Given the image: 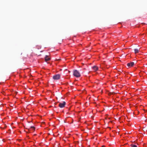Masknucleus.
<instances>
[{"label": "nucleus", "instance_id": "nucleus-1", "mask_svg": "<svg viewBox=\"0 0 147 147\" xmlns=\"http://www.w3.org/2000/svg\"><path fill=\"white\" fill-rule=\"evenodd\" d=\"M73 75L76 77H80L81 76V74L77 70H74L73 71Z\"/></svg>", "mask_w": 147, "mask_h": 147}, {"label": "nucleus", "instance_id": "nucleus-11", "mask_svg": "<svg viewBox=\"0 0 147 147\" xmlns=\"http://www.w3.org/2000/svg\"><path fill=\"white\" fill-rule=\"evenodd\" d=\"M140 36H142L143 35H144V36H146V35H145V34H140Z\"/></svg>", "mask_w": 147, "mask_h": 147}, {"label": "nucleus", "instance_id": "nucleus-3", "mask_svg": "<svg viewBox=\"0 0 147 147\" xmlns=\"http://www.w3.org/2000/svg\"><path fill=\"white\" fill-rule=\"evenodd\" d=\"M65 104L66 103L65 102H63L62 103H60L59 104V106L60 107L62 108L64 107L65 105Z\"/></svg>", "mask_w": 147, "mask_h": 147}, {"label": "nucleus", "instance_id": "nucleus-2", "mask_svg": "<svg viewBox=\"0 0 147 147\" xmlns=\"http://www.w3.org/2000/svg\"><path fill=\"white\" fill-rule=\"evenodd\" d=\"M60 78V75L59 74L55 75L53 76V78L54 80H59Z\"/></svg>", "mask_w": 147, "mask_h": 147}, {"label": "nucleus", "instance_id": "nucleus-4", "mask_svg": "<svg viewBox=\"0 0 147 147\" xmlns=\"http://www.w3.org/2000/svg\"><path fill=\"white\" fill-rule=\"evenodd\" d=\"M134 62H131L127 64V66L128 67H131L134 66Z\"/></svg>", "mask_w": 147, "mask_h": 147}, {"label": "nucleus", "instance_id": "nucleus-7", "mask_svg": "<svg viewBox=\"0 0 147 147\" xmlns=\"http://www.w3.org/2000/svg\"><path fill=\"white\" fill-rule=\"evenodd\" d=\"M139 50L138 49H135L134 50L135 53H138V52Z\"/></svg>", "mask_w": 147, "mask_h": 147}, {"label": "nucleus", "instance_id": "nucleus-10", "mask_svg": "<svg viewBox=\"0 0 147 147\" xmlns=\"http://www.w3.org/2000/svg\"><path fill=\"white\" fill-rule=\"evenodd\" d=\"M36 47H37V48H38V49H39L40 48H41V47L40 46H37Z\"/></svg>", "mask_w": 147, "mask_h": 147}, {"label": "nucleus", "instance_id": "nucleus-8", "mask_svg": "<svg viewBox=\"0 0 147 147\" xmlns=\"http://www.w3.org/2000/svg\"><path fill=\"white\" fill-rule=\"evenodd\" d=\"M31 129H32V130H35V127H31Z\"/></svg>", "mask_w": 147, "mask_h": 147}, {"label": "nucleus", "instance_id": "nucleus-6", "mask_svg": "<svg viewBox=\"0 0 147 147\" xmlns=\"http://www.w3.org/2000/svg\"><path fill=\"white\" fill-rule=\"evenodd\" d=\"M45 60L46 61H49L50 60V59L49 57L48 56L46 55L45 57Z\"/></svg>", "mask_w": 147, "mask_h": 147}, {"label": "nucleus", "instance_id": "nucleus-9", "mask_svg": "<svg viewBox=\"0 0 147 147\" xmlns=\"http://www.w3.org/2000/svg\"><path fill=\"white\" fill-rule=\"evenodd\" d=\"M131 147H137V146L135 145H132L131 146Z\"/></svg>", "mask_w": 147, "mask_h": 147}, {"label": "nucleus", "instance_id": "nucleus-5", "mask_svg": "<svg viewBox=\"0 0 147 147\" xmlns=\"http://www.w3.org/2000/svg\"><path fill=\"white\" fill-rule=\"evenodd\" d=\"M92 69L94 71H96L98 70V67L96 65H94L92 67Z\"/></svg>", "mask_w": 147, "mask_h": 147}]
</instances>
